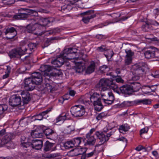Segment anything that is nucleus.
I'll list each match as a JSON object with an SVG mask.
<instances>
[{
    "instance_id": "1",
    "label": "nucleus",
    "mask_w": 159,
    "mask_h": 159,
    "mask_svg": "<svg viewBox=\"0 0 159 159\" xmlns=\"http://www.w3.org/2000/svg\"><path fill=\"white\" fill-rule=\"evenodd\" d=\"M147 68V65L143 62L139 63L133 65L131 70L134 71L135 74L138 75L133 77V80H138L139 79V75H142Z\"/></svg>"
},
{
    "instance_id": "2",
    "label": "nucleus",
    "mask_w": 159,
    "mask_h": 159,
    "mask_svg": "<svg viewBox=\"0 0 159 159\" xmlns=\"http://www.w3.org/2000/svg\"><path fill=\"white\" fill-rule=\"evenodd\" d=\"M108 130V129L104 128V133L99 131H97L95 133V135L100 140L99 143L95 145V147L101 146L108 140L109 137L112 135V134L111 132H109L108 133H107Z\"/></svg>"
},
{
    "instance_id": "3",
    "label": "nucleus",
    "mask_w": 159,
    "mask_h": 159,
    "mask_svg": "<svg viewBox=\"0 0 159 159\" xmlns=\"http://www.w3.org/2000/svg\"><path fill=\"white\" fill-rule=\"evenodd\" d=\"M45 27L38 23H30L26 27V30L29 33H32L36 30V34H40L44 33Z\"/></svg>"
},
{
    "instance_id": "4",
    "label": "nucleus",
    "mask_w": 159,
    "mask_h": 159,
    "mask_svg": "<svg viewBox=\"0 0 159 159\" xmlns=\"http://www.w3.org/2000/svg\"><path fill=\"white\" fill-rule=\"evenodd\" d=\"M15 136L14 134L11 133L5 135L2 139H0V146H2L7 144H10L9 147L11 148H14V144L11 140L14 139Z\"/></svg>"
},
{
    "instance_id": "5",
    "label": "nucleus",
    "mask_w": 159,
    "mask_h": 159,
    "mask_svg": "<svg viewBox=\"0 0 159 159\" xmlns=\"http://www.w3.org/2000/svg\"><path fill=\"white\" fill-rule=\"evenodd\" d=\"M70 112L72 115L74 117H80L84 115L85 110L83 106L76 105L71 108Z\"/></svg>"
},
{
    "instance_id": "6",
    "label": "nucleus",
    "mask_w": 159,
    "mask_h": 159,
    "mask_svg": "<svg viewBox=\"0 0 159 159\" xmlns=\"http://www.w3.org/2000/svg\"><path fill=\"white\" fill-rule=\"evenodd\" d=\"M110 83V80L104 78L101 79L99 82L95 85V88L98 90H101V91H109L107 88L109 83Z\"/></svg>"
},
{
    "instance_id": "7",
    "label": "nucleus",
    "mask_w": 159,
    "mask_h": 159,
    "mask_svg": "<svg viewBox=\"0 0 159 159\" xmlns=\"http://www.w3.org/2000/svg\"><path fill=\"white\" fill-rule=\"evenodd\" d=\"M34 13H37V12L33 10H28L27 13H20L13 16V18L16 20H24L27 18L29 16Z\"/></svg>"
},
{
    "instance_id": "8",
    "label": "nucleus",
    "mask_w": 159,
    "mask_h": 159,
    "mask_svg": "<svg viewBox=\"0 0 159 159\" xmlns=\"http://www.w3.org/2000/svg\"><path fill=\"white\" fill-rule=\"evenodd\" d=\"M43 126H40L34 130H33L31 134V135L34 138H40L43 136Z\"/></svg>"
},
{
    "instance_id": "9",
    "label": "nucleus",
    "mask_w": 159,
    "mask_h": 159,
    "mask_svg": "<svg viewBox=\"0 0 159 159\" xmlns=\"http://www.w3.org/2000/svg\"><path fill=\"white\" fill-rule=\"evenodd\" d=\"M35 84L31 78H28L25 79V81L24 88L28 91H32L34 89Z\"/></svg>"
},
{
    "instance_id": "10",
    "label": "nucleus",
    "mask_w": 159,
    "mask_h": 159,
    "mask_svg": "<svg viewBox=\"0 0 159 159\" xmlns=\"http://www.w3.org/2000/svg\"><path fill=\"white\" fill-rule=\"evenodd\" d=\"M9 102L10 105L14 107L20 105L21 101L20 97L15 95L10 98Z\"/></svg>"
},
{
    "instance_id": "11",
    "label": "nucleus",
    "mask_w": 159,
    "mask_h": 159,
    "mask_svg": "<svg viewBox=\"0 0 159 159\" xmlns=\"http://www.w3.org/2000/svg\"><path fill=\"white\" fill-rule=\"evenodd\" d=\"M97 95H98V94L97 93H94L92 96L89 95H85V96L82 97L80 99V101L82 102L86 105H87L90 103V102H92L93 99H94Z\"/></svg>"
},
{
    "instance_id": "12",
    "label": "nucleus",
    "mask_w": 159,
    "mask_h": 159,
    "mask_svg": "<svg viewBox=\"0 0 159 159\" xmlns=\"http://www.w3.org/2000/svg\"><path fill=\"white\" fill-rule=\"evenodd\" d=\"M106 94H102V96H106L107 97L108 96L109 97V98H103L102 99L104 103L108 105L111 104L112 103L114 100V98L112 93L111 92H108L107 91L106 92Z\"/></svg>"
},
{
    "instance_id": "13",
    "label": "nucleus",
    "mask_w": 159,
    "mask_h": 159,
    "mask_svg": "<svg viewBox=\"0 0 159 159\" xmlns=\"http://www.w3.org/2000/svg\"><path fill=\"white\" fill-rule=\"evenodd\" d=\"M93 13V11H88L86 12H84L81 14L82 15H88L87 16H86L83 18L82 20L85 23H88L90 19L95 17L96 15L95 14H92Z\"/></svg>"
},
{
    "instance_id": "14",
    "label": "nucleus",
    "mask_w": 159,
    "mask_h": 159,
    "mask_svg": "<svg viewBox=\"0 0 159 159\" xmlns=\"http://www.w3.org/2000/svg\"><path fill=\"white\" fill-rule=\"evenodd\" d=\"M5 33L7 39H11L16 35L17 32L14 27H11L7 29Z\"/></svg>"
},
{
    "instance_id": "15",
    "label": "nucleus",
    "mask_w": 159,
    "mask_h": 159,
    "mask_svg": "<svg viewBox=\"0 0 159 159\" xmlns=\"http://www.w3.org/2000/svg\"><path fill=\"white\" fill-rule=\"evenodd\" d=\"M120 90L121 93L125 95H130L133 93L131 86L129 85H124L120 87Z\"/></svg>"
},
{
    "instance_id": "16",
    "label": "nucleus",
    "mask_w": 159,
    "mask_h": 159,
    "mask_svg": "<svg viewBox=\"0 0 159 159\" xmlns=\"http://www.w3.org/2000/svg\"><path fill=\"white\" fill-rule=\"evenodd\" d=\"M43 145V141L40 139H33L32 141V148L36 150L40 149Z\"/></svg>"
},
{
    "instance_id": "17",
    "label": "nucleus",
    "mask_w": 159,
    "mask_h": 159,
    "mask_svg": "<svg viewBox=\"0 0 159 159\" xmlns=\"http://www.w3.org/2000/svg\"><path fill=\"white\" fill-rule=\"evenodd\" d=\"M56 150V146L54 143H50L48 141H46L44 145V150L45 152L50 151H52Z\"/></svg>"
},
{
    "instance_id": "18",
    "label": "nucleus",
    "mask_w": 159,
    "mask_h": 159,
    "mask_svg": "<svg viewBox=\"0 0 159 159\" xmlns=\"http://www.w3.org/2000/svg\"><path fill=\"white\" fill-rule=\"evenodd\" d=\"M23 104H27L31 100V97L30 93L26 91H23L21 93Z\"/></svg>"
},
{
    "instance_id": "19",
    "label": "nucleus",
    "mask_w": 159,
    "mask_h": 159,
    "mask_svg": "<svg viewBox=\"0 0 159 159\" xmlns=\"http://www.w3.org/2000/svg\"><path fill=\"white\" fill-rule=\"evenodd\" d=\"M65 59V58L61 54L59 57L52 62V63L55 65L56 67H60L64 63Z\"/></svg>"
},
{
    "instance_id": "20",
    "label": "nucleus",
    "mask_w": 159,
    "mask_h": 159,
    "mask_svg": "<svg viewBox=\"0 0 159 159\" xmlns=\"http://www.w3.org/2000/svg\"><path fill=\"white\" fill-rule=\"evenodd\" d=\"M86 151L84 148H76L71 151L70 153L72 156H77L85 153Z\"/></svg>"
},
{
    "instance_id": "21",
    "label": "nucleus",
    "mask_w": 159,
    "mask_h": 159,
    "mask_svg": "<svg viewBox=\"0 0 159 159\" xmlns=\"http://www.w3.org/2000/svg\"><path fill=\"white\" fill-rule=\"evenodd\" d=\"M75 64V70L76 72L81 73L85 70V66L84 63L76 62Z\"/></svg>"
},
{
    "instance_id": "22",
    "label": "nucleus",
    "mask_w": 159,
    "mask_h": 159,
    "mask_svg": "<svg viewBox=\"0 0 159 159\" xmlns=\"http://www.w3.org/2000/svg\"><path fill=\"white\" fill-rule=\"evenodd\" d=\"M21 55H22L21 52L18 48L12 50L9 53V55L11 58L15 57H19Z\"/></svg>"
},
{
    "instance_id": "23",
    "label": "nucleus",
    "mask_w": 159,
    "mask_h": 159,
    "mask_svg": "<svg viewBox=\"0 0 159 159\" xmlns=\"http://www.w3.org/2000/svg\"><path fill=\"white\" fill-rule=\"evenodd\" d=\"M159 25V23L156 21L152 22L150 20L148 21L146 23L145 25H143L142 28L143 31H148L149 29H151V25Z\"/></svg>"
},
{
    "instance_id": "24",
    "label": "nucleus",
    "mask_w": 159,
    "mask_h": 159,
    "mask_svg": "<svg viewBox=\"0 0 159 159\" xmlns=\"http://www.w3.org/2000/svg\"><path fill=\"white\" fill-rule=\"evenodd\" d=\"M72 48H66L63 50L62 53L61 54L65 58H70L69 55L71 53H75L76 52L74 51L72 52Z\"/></svg>"
},
{
    "instance_id": "25",
    "label": "nucleus",
    "mask_w": 159,
    "mask_h": 159,
    "mask_svg": "<svg viewBox=\"0 0 159 159\" xmlns=\"http://www.w3.org/2000/svg\"><path fill=\"white\" fill-rule=\"evenodd\" d=\"M43 133L45 134L48 139H51V136L54 133L53 130L50 129H46L45 127L43 126Z\"/></svg>"
},
{
    "instance_id": "26",
    "label": "nucleus",
    "mask_w": 159,
    "mask_h": 159,
    "mask_svg": "<svg viewBox=\"0 0 159 159\" xmlns=\"http://www.w3.org/2000/svg\"><path fill=\"white\" fill-rule=\"evenodd\" d=\"M155 52L153 49L148 50L144 53L145 57L147 59L154 58L156 57Z\"/></svg>"
},
{
    "instance_id": "27",
    "label": "nucleus",
    "mask_w": 159,
    "mask_h": 159,
    "mask_svg": "<svg viewBox=\"0 0 159 159\" xmlns=\"http://www.w3.org/2000/svg\"><path fill=\"white\" fill-rule=\"evenodd\" d=\"M86 138L87 139V143L89 145H93L96 142V139L94 135L90 136L88 134H86Z\"/></svg>"
},
{
    "instance_id": "28",
    "label": "nucleus",
    "mask_w": 159,
    "mask_h": 159,
    "mask_svg": "<svg viewBox=\"0 0 159 159\" xmlns=\"http://www.w3.org/2000/svg\"><path fill=\"white\" fill-rule=\"evenodd\" d=\"M95 66V62L93 61H91L86 70V73L89 74L93 72L94 70Z\"/></svg>"
},
{
    "instance_id": "29",
    "label": "nucleus",
    "mask_w": 159,
    "mask_h": 159,
    "mask_svg": "<svg viewBox=\"0 0 159 159\" xmlns=\"http://www.w3.org/2000/svg\"><path fill=\"white\" fill-rule=\"evenodd\" d=\"M133 102L134 104H136L142 103L144 105H148L151 104V101L148 99L135 100Z\"/></svg>"
},
{
    "instance_id": "30",
    "label": "nucleus",
    "mask_w": 159,
    "mask_h": 159,
    "mask_svg": "<svg viewBox=\"0 0 159 159\" xmlns=\"http://www.w3.org/2000/svg\"><path fill=\"white\" fill-rule=\"evenodd\" d=\"M131 89L133 91V93L138 91L141 88L140 84L138 82L133 83L131 84Z\"/></svg>"
},
{
    "instance_id": "31",
    "label": "nucleus",
    "mask_w": 159,
    "mask_h": 159,
    "mask_svg": "<svg viewBox=\"0 0 159 159\" xmlns=\"http://www.w3.org/2000/svg\"><path fill=\"white\" fill-rule=\"evenodd\" d=\"M82 138L81 137H77L74 139L72 141V145H74V147H77L79 146L81 142Z\"/></svg>"
},
{
    "instance_id": "32",
    "label": "nucleus",
    "mask_w": 159,
    "mask_h": 159,
    "mask_svg": "<svg viewBox=\"0 0 159 159\" xmlns=\"http://www.w3.org/2000/svg\"><path fill=\"white\" fill-rule=\"evenodd\" d=\"M110 83L108 84V87H109L111 89H112L114 91H116L117 93H118V91H117V85L116 84L115 82H114L113 80H110Z\"/></svg>"
},
{
    "instance_id": "33",
    "label": "nucleus",
    "mask_w": 159,
    "mask_h": 159,
    "mask_svg": "<svg viewBox=\"0 0 159 159\" xmlns=\"http://www.w3.org/2000/svg\"><path fill=\"white\" fill-rule=\"evenodd\" d=\"M21 44L20 47V48H18L19 49V50H20L21 52V54L22 55L26 51L28 48V44L26 43H23Z\"/></svg>"
},
{
    "instance_id": "34",
    "label": "nucleus",
    "mask_w": 159,
    "mask_h": 159,
    "mask_svg": "<svg viewBox=\"0 0 159 159\" xmlns=\"http://www.w3.org/2000/svg\"><path fill=\"white\" fill-rule=\"evenodd\" d=\"M130 128V127L127 124H124L120 127L119 130L120 132L122 133L123 131L126 132L128 131Z\"/></svg>"
},
{
    "instance_id": "35",
    "label": "nucleus",
    "mask_w": 159,
    "mask_h": 159,
    "mask_svg": "<svg viewBox=\"0 0 159 159\" xmlns=\"http://www.w3.org/2000/svg\"><path fill=\"white\" fill-rule=\"evenodd\" d=\"M21 145L25 149L28 150L32 148L31 143L30 142H21Z\"/></svg>"
},
{
    "instance_id": "36",
    "label": "nucleus",
    "mask_w": 159,
    "mask_h": 159,
    "mask_svg": "<svg viewBox=\"0 0 159 159\" xmlns=\"http://www.w3.org/2000/svg\"><path fill=\"white\" fill-rule=\"evenodd\" d=\"M51 110V109L49 108L46 110V111H44L41 112V116L40 117V119H46L48 117V116L47 114V113L50 111Z\"/></svg>"
},
{
    "instance_id": "37",
    "label": "nucleus",
    "mask_w": 159,
    "mask_h": 159,
    "mask_svg": "<svg viewBox=\"0 0 159 159\" xmlns=\"http://www.w3.org/2000/svg\"><path fill=\"white\" fill-rule=\"evenodd\" d=\"M44 89L45 92L48 93L51 92L53 90V88L52 86L49 84H46Z\"/></svg>"
},
{
    "instance_id": "38",
    "label": "nucleus",
    "mask_w": 159,
    "mask_h": 159,
    "mask_svg": "<svg viewBox=\"0 0 159 159\" xmlns=\"http://www.w3.org/2000/svg\"><path fill=\"white\" fill-rule=\"evenodd\" d=\"M98 95H97L96 97H95V98L94 99H93V105L94 106H95L96 105H102L101 101V99L100 98H98Z\"/></svg>"
},
{
    "instance_id": "39",
    "label": "nucleus",
    "mask_w": 159,
    "mask_h": 159,
    "mask_svg": "<svg viewBox=\"0 0 159 159\" xmlns=\"http://www.w3.org/2000/svg\"><path fill=\"white\" fill-rule=\"evenodd\" d=\"M59 156V153H52L47 154L45 156H44V157L46 158L51 159L55 158L58 157Z\"/></svg>"
},
{
    "instance_id": "40",
    "label": "nucleus",
    "mask_w": 159,
    "mask_h": 159,
    "mask_svg": "<svg viewBox=\"0 0 159 159\" xmlns=\"http://www.w3.org/2000/svg\"><path fill=\"white\" fill-rule=\"evenodd\" d=\"M41 116V113H40L39 114L36 115L32 116H28L24 118L21 119H24L25 118L28 119H40V117Z\"/></svg>"
},
{
    "instance_id": "41",
    "label": "nucleus",
    "mask_w": 159,
    "mask_h": 159,
    "mask_svg": "<svg viewBox=\"0 0 159 159\" xmlns=\"http://www.w3.org/2000/svg\"><path fill=\"white\" fill-rule=\"evenodd\" d=\"M8 107L5 104L0 105V115L2 114L3 112L7 110Z\"/></svg>"
},
{
    "instance_id": "42",
    "label": "nucleus",
    "mask_w": 159,
    "mask_h": 159,
    "mask_svg": "<svg viewBox=\"0 0 159 159\" xmlns=\"http://www.w3.org/2000/svg\"><path fill=\"white\" fill-rule=\"evenodd\" d=\"M32 79L34 84H35V85H39L40 84L42 81V77Z\"/></svg>"
},
{
    "instance_id": "43",
    "label": "nucleus",
    "mask_w": 159,
    "mask_h": 159,
    "mask_svg": "<svg viewBox=\"0 0 159 159\" xmlns=\"http://www.w3.org/2000/svg\"><path fill=\"white\" fill-rule=\"evenodd\" d=\"M125 52L126 54V55L125 56V57H129L132 58V57L134 55V53L133 52H132L131 50H128L127 51L125 50Z\"/></svg>"
},
{
    "instance_id": "44",
    "label": "nucleus",
    "mask_w": 159,
    "mask_h": 159,
    "mask_svg": "<svg viewBox=\"0 0 159 159\" xmlns=\"http://www.w3.org/2000/svg\"><path fill=\"white\" fill-rule=\"evenodd\" d=\"M32 79H36L42 77L41 74L39 72H35L33 73L32 74Z\"/></svg>"
},
{
    "instance_id": "45",
    "label": "nucleus",
    "mask_w": 159,
    "mask_h": 159,
    "mask_svg": "<svg viewBox=\"0 0 159 159\" xmlns=\"http://www.w3.org/2000/svg\"><path fill=\"white\" fill-rule=\"evenodd\" d=\"M72 140L66 142L65 144V146L68 148H72L74 147V145H72Z\"/></svg>"
},
{
    "instance_id": "46",
    "label": "nucleus",
    "mask_w": 159,
    "mask_h": 159,
    "mask_svg": "<svg viewBox=\"0 0 159 159\" xmlns=\"http://www.w3.org/2000/svg\"><path fill=\"white\" fill-rule=\"evenodd\" d=\"M132 58L125 57V65H129L131 64L132 62Z\"/></svg>"
},
{
    "instance_id": "47",
    "label": "nucleus",
    "mask_w": 159,
    "mask_h": 159,
    "mask_svg": "<svg viewBox=\"0 0 159 159\" xmlns=\"http://www.w3.org/2000/svg\"><path fill=\"white\" fill-rule=\"evenodd\" d=\"M107 48L105 47V45H102L97 48V50L99 52H103L107 50Z\"/></svg>"
},
{
    "instance_id": "48",
    "label": "nucleus",
    "mask_w": 159,
    "mask_h": 159,
    "mask_svg": "<svg viewBox=\"0 0 159 159\" xmlns=\"http://www.w3.org/2000/svg\"><path fill=\"white\" fill-rule=\"evenodd\" d=\"M43 22V25H41L42 26H44L45 27L44 29L45 28V26L46 25L48 24L50 22L49 20L48 19H44L42 20L41 21Z\"/></svg>"
},
{
    "instance_id": "49",
    "label": "nucleus",
    "mask_w": 159,
    "mask_h": 159,
    "mask_svg": "<svg viewBox=\"0 0 159 159\" xmlns=\"http://www.w3.org/2000/svg\"><path fill=\"white\" fill-rule=\"evenodd\" d=\"M53 70H54L56 73L57 75L59 76L62 74V73L60 69H57L53 67Z\"/></svg>"
},
{
    "instance_id": "50",
    "label": "nucleus",
    "mask_w": 159,
    "mask_h": 159,
    "mask_svg": "<svg viewBox=\"0 0 159 159\" xmlns=\"http://www.w3.org/2000/svg\"><path fill=\"white\" fill-rule=\"evenodd\" d=\"M94 106L95 110L98 111H100L103 108V106L102 105H96L95 106Z\"/></svg>"
},
{
    "instance_id": "51",
    "label": "nucleus",
    "mask_w": 159,
    "mask_h": 159,
    "mask_svg": "<svg viewBox=\"0 0 159 159\" xmlns=\"http://www.w3.org/2000/svg\"><path fill=\"white\" fill-rule=\"evenodd\" d=\"M66 118L68 119L69 118L67 117L66 114L62 113L58 117L59 119H66Z\"/></svg>"
},
{
    "instance_id": "52",
    "label": "nucleus",
    "mask_w": 159,
    "mask_h": 159,
    "mask_svg": "<svg viewBox=\"0 0 159 159\" xmlns=\"http://www.w3.org/2000/svg\"><path fill=\"white\" fill-rule=\"evenodd\" d=\"M28 48H29L30 50L32 51V50L36 48V45L34 43H31L28 45Z\"/></svg>"
},
{
    "instance_id": "53",
    "label": "nucleus",
    "mask_w": 159,
    "mask_h": 159,
    "mask_svg": "<svg viewBox=\"0 0 159 159\" xmlns=\"http://www.w3.org/2000/svg\"><path fill=\"white\" fill-rule=\"evenodd\" d=\"M107 115L104 113H102L99 114L97 117V119H100L104 118Z\"/></svg>"
},
{
    "instance_id": "54",
    "label": "nucleus",
    "mask_w": 159,
    "mask_h": 159,
    "mask_svg": "<svg viewBox=\"0 0 159 159\" xmlns=\"http://www.w3.org/2000/svg\"><path fill=\"white\" fill-rule=\"evenodd\" d=\"M46 65H42L40 68V70L43 72H45L44 75H48L46 72Z\"/></svg>"
},
{
    "instance_id": "55",
    "label": "nucleus",
    "mask_w": 159,
    "mask_h": 159,
    "mask_svg": "<svg viewBox=\"0 0 159 159\" xmlns=\"http://www.w3.org/2000/svg\"><path fill=\"white\" fill-rule=\"evenodd\" d=\"M71 57L70 58H65L66 59H74L78 58V56L76 57L75 56L77 55H75V53H71L69 55Z\"/></svg>"
},
{
    "instance_id": "56",
    "label": "nucleus",
    "mask_w": 159,
    "mask_h": 159,
    "mask_svg": "<svg viewBox=\"0 0 159 159\" xmlns=\"http://www.w3.org/2000/svg\"><path fill=\"white\" fill-rule=\"evenodd\" d=\"M148 130V129L147 127L144 128L142 129L140 131V134L141 135L143 134L147 133Z\"/></svg>"
},
{
    "instance_id": "57",
    "label": "nucleus",
    "mask_w": 159,
    "mask_h": 159,
    "mask_svg": "<svg viewBox=\"0 0 159 159\" xmlns=\"http://www.w3.org/2000/svg\"><path fill=\"white\" fill-rule=\"evenodd\" d=\"M46 72H50L53 70V67L51 66L48 65H46Z\"/></svg>"
},
{
    "instance_id": "58",
    "label": "nucleus",
    "mask_w": 159,
    "mask_h": 159,
    "mask_svg": "<svg viewBox=\"0 0 159 159\" xmlns=\"http://www.w3.org/2000/svg\"><path fill=\"white\" fill-rule=\"evenodd\" d=\"M117 78L116 79V81L118 83H123L124 80L122 79L120 76H117Z\"/></svg>"
},
{
    "instance_id": "59",
    "label": "nucleus",
    "mask_w": 159,
    "mask_h": 159,
    "mask_svg": "<svg viewBox=\"0 0 159 159\" xmlns=\"http://www.w3.org/2000/svg\"><path fill=\"white\" fill-rule=\"evenodd\" d=\"M107 68V66L106 65H103L100 67V69L102 72L104 73L105 72Z\"/></svg>"
},
{
    "instance_id": "60",
    "label": "nucleus",
    "mask_w": 159,
    "mask_h": 159,
    "mask_svg": "<svg viewBox=\"0 0 159 159\" xmlns=\"http://www.w3.org/2000/svg\"><path fill=\"white\" fill-rule=\"evenodd\" d=\"M64 122V120H57L55 124L57 125H60L62 124Z\"/></svg>"
},
{
    "instance_id": "61",
    "label": "nucleus",
    "mask_w": 159,
    "mask_h": 159,
    "mask_svg": "<svg viewBox=\"0 0 159 159\" xmlns=\"http://www.w3.org/2000/svg\"><path fill=\"white\" fill-rule=\"evenodd\" d=\"M109 52L110 53V54H105V56L106 57L107 59L108 58V57H111L113 56V52L112 51H110Z\"/></svg>"
},
{
    "instance_id": "62",
    "label": "nucleus",
    "mask_w": 159,
    "mask_h": 159,
    "mask_svg": "<svg viewBox=\"0 0 159 159\" xmlns=\"http://www.w3.org/2000/svg\"><path fill=\"white\" fill-rule=\"evenodd\" d=\"M71 126H69L66 129V131H67V134H70L71 132L73 130V129H71Z\"/></svg>"
},
{
    "instance_id": "63",
    "label": "nucleus",
    "mask_w": 159,
    "mask_h": 159,
    "mask_svg": "<svg viewBox=\"0 0 159 159\" xmlns=\"http://www.w3.org/2000/svg\"><path fill=\"white\" fill-rule=\"evenodd\" d=\"M144 148V147H143L141 145H139L138 146L136 147V148H135V150L138 151H139L141 150Z\"/></svg>"
},
{
    "instance_id": "64",
    "label": "nucleus",
    "mask_w": 159,
    "mask_h": 159,
    "mask_svg": "<svg viewBox=\"0 0 159 159\" xmlns=\"http://www.w3.org/2000/svg\"><path fill=\"white\" fill-rule=\"evenodd\" d=\"M70 7V5H65L62 7L61 10H65V9H69Z\"/></svg>"
}]
</instances>
